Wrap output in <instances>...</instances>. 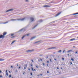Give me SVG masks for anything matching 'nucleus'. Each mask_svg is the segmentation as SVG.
I'll use <instances>...</instances> for the list:
<instances>
[{
    "instance_id": "obj_1",
    "label": "nucleus",
    "mask_w": 78,
    "mask_h": 78,
    "mask_svg": "<svg viewBox=\"0 0 78 78\" xmlns=\"http://www.w3.org/2000/svg\"><path fill=\"white\" fill-rule=\"evenodd\" d=\"M49 7H50V6L48 5H44L43 6L44 8H49Z\"/></svg>"
},
{
    "instance_id": "obj_2",
    "label": "nucleus",
    "mask_w": 78,
    "mask_h": 78,
    "mask_svg": "<svg viewBox=\"0 0 78 78\" xmlns=\"http://www.w3.org/2000/svg\"><path fill=\"white\" fill-rule=\"evenodd\" d=\"M25 19V18H24L22 19H17V20H21L22 21H23V20H24Z\"/></svg>"
},
{
    "instance_id": "obj_3",
    "label": "nucleus",
    "mask_w": 78,
    "mask_h": 78,
    "mask_svg": "<svg viewBox=\"0 0 78 78\" xmlns=\"http://www.w3.org/2000/svg\"><path fill=\"white\" fill-rule=\"evenodd\" d=\"M34 51V50H28L26 51V52L27 53H28V52H31L32 51Z\"/></svg>"
},
{
    "instance_id": "obj_4",
    "label": "nucleus",
    "mask_w": 78,
    "mask_h": 78,
    "mask_svg": "<svg viewBox=\"0 0 78 78\" xmlns=\"http://www.w3.org/2000/svg\"><path fill=\"white\" fill-rule=\"evenodd\" d=\"M61 14V12H59L58 13V14H57L55 16V17H57V16H59Z\"/></svg>"
},
{
    "instance_id": "obj_5",
    "label": "nucleus",
    "mask_w": 78,
    "mask_h": 78,
    "mask_svg": "<svg viewBox=\"0 0 78 78\" xmlns=\"http://www.w3.org/2000/svg\"><path fill=\"white\" fill-rule=\"evenodd\" d=\"M13 11V9H10L6 11V12H9V11Z\"/></svg>"
},
{
    "instance_id": "obj_6",
    "label": "nucleus",
    "mask_w": 78,
    "mask_h": 78,
    "mask_svg": "<svg viewBox=\"0 0 78 78\" xmlns=\"http://www.w3.org/2000/svg\"><path fill=\"white\" fill-rule=\"evenodd\" d=\"M56 47H51L50 48H48V50H50L51 49H54V48H55Z\"/></svg>"
},
{
    "instance_id": "obj_7",
    "label": "nucleus",
    "mask_w": 78,
    "mask_h": 78,
    "mask_svg": "<svg viewBox=\"0 0 78 78\" xmlns=\"http://www.w3.org/2000/svg\"><path fill=\"white\" fill-rule=\"evenodd\" d=\"M74 40H76V39L75 38H73V39H70V41H74Z\"/></svg>"
},
{
    "instance_id": "obj_8",
    "label": "nucleus",
    "mask_w": 78,
    "mask_h": 78,
    "mask_svg": "<svg viewBox=\"0 0 78 78\" xmlns=\"http://www.w3.org/2000/svg\"><path fill=\"white\" fill-rule=\"evenodd\" d=\"M30 20H31L32 22L34 21V19L33 18H30Z\"/></svg>"
},
{
    "instance_id": "obj_9",
    "label": "nucleus",
    "mask_w": 78,
    "mask_h": 78,
    "mask_svg": "<svg viewBox=\"0 0 78 78\" xmlns=\"http://www.w3.org/2000/svg\"><path fill=\"white\" fill-rule=\"evenodd\" d=\"M5 61V59L0 58V61Z\"/></svg>"
},
{
    "instance_id": "obj_10",
    "label": "nucleus",
    "mask_w": 78,
    "mask_h": 78,
    "mask_svg": "<svg viewBox=\"0 0 78 78\" xmlns=\"http://www.w3.org/2000/svg\"><path fill=\"white\" fill-rule=\"evenodd\" d=\"M72 50H69L67 51L68 53H69V52H72Z\"/></svg>"
},
{
    "instance_id": "obj_11",
    "label": "nucleus",
    "mask_w": 78,
    "mask_h": 78,
    "mask_svg": "<svg viewBox=\"0 0 78 78\" xmlns=\"http://www.w3.org/2000/svg\"><path fill=\"white\" fill-rule=\"evenodd\" d=\"M36 38V37H32L31 39L30 40H32V39H34V38Z\"/></svg>"
},
{
    "instance_id": "obj_12",
    "label": "nucleus",
    "mask_w": 78,
    "mask_h": 78,
    "mask_svg": "<svg viewBox=\"0 0 78 78\" xmlns=\"http://www.w3.org/2000/svg\"><path fill=\"white\" fill-rule=\"evenodd\" d=\"M40 42V41H38L35 42V43H34V44H37V43H38V42Z\"/></svg>"
},
{
    "instance_id": "obj_13",
    "label": "nucleus",
    "mask_w": 78,
    "mask_h": 78,
    "mask_svg": "<svg viewBox=\"0 0 78 78\" xmlns=\"http://www.w3.org/2000/svg\"><path fill=\"white\" fill-rule=\"evenodd\" d=\"M16 42V41H13L11 43V44H14V43Z\"/></svg>"
},
{
    "instance_id": "obj_14",
    "label": "nucleus",
    "mask_w": 78,
    "mask_h": 78,
    "mask_svg": "<svg viewBox=\"0 0 78 78\" xmlns=\"http://www.w3.org/2000/svg\"><path fill=\"white\" fill-rule=\"evenodd\" d=\"M25 36H26V35L23 36L22 38V39H23V38H24V37H25Z\"/></svg>"
},
{
    "instance_id": "obj_15",
    "label": "nucleus",
    "mask_w": 78,
    "mask_h": 78,
    "mask_svg": "<svg viewBox=\"0 0 78 78\" xmlns=\"http://www.w3.org/2000/svg\"><path fill=\"white\" fill-rule=\"evenodd\" d=\"M71 60H72V61H74V59H73V58H71Z\"/></svg>"
},
{
    "instance_id": "obj_16",
    "label": "nucleus",
    "mask_w": 78,
    "mask_h": 78,
    "mask_svg": "<svg viewBox=\"0 0 78 78\" xmlns=\"http://www.w3.org/2000/svg\"><path fill=\"white\" fill-rule=\"evenodd\" d=\"M73 14V15H76V14H78V13H74Z\"/></svg>"
},
{
    "instance_id": "obj_17",
    "label": "nucleus",
    "mask_w": 78,
    "mask_h": 78,
    "mask_svg": "<svg viewBox=\"0 0 78 78\" xmlns=\"http://www.w3.org/2000/svg\"><path fill=\"white\" fill-rule=\"evenodd\" d=\"M8 23V22H6L4 23H4V24H5V23Z\"/></svg>"
},
{
    "instance_id": "obj_18",
    "label": "nucleus",
    "mask_w": 78,
    "mask_h": 78,
    "mask_svg": "<svg viewBox=\"0 0 78 78\" xmlns=\"http://www.w3.org/2000/svg\"><path fill=\"white\" fill-rule=\"evenodd\" d=\"M58 53H59L60 52H61V50H60L59 51H58Z\"/></svg>"
},
{
    "instance_id": "obj_19",
    "label": "nucleus",
    "mask_w": 78,
    "mask_h": 78,
    "mask_svg": "<svg viewBox=\"0 0 78 78\" xmlns=\"http://www.w3.org/2000/svg\"><path fill=\"white\" fill-rule=\"evenodd\" d=\"M12 20H17L16 19H12Z\"/></svg>"
},
{
    "instance_id": "obj_20",
    "label": "nucleus",
    "mask_w": 78,
    "mask_h": 78,
    "mask_svg": "<svg viewBox=\"0 0 78 78\" xmlns=\"http://www.w3.org/2000/svg\"><path fill=\"white\" fill-rule=\"evenodd\" d=\"M6 75H7V76H8V73H6Z\"/></svg>"
},
{
    "instance_id": "obj_21",
    "label": "nucleus",
    "mask_w": 78,
    "mask_h": 78,
    "mask_svg": "<svg viewBox=\"0 0 78 78\" xmlns=\"http://www.w3.org/2000/svg\"><path fill=\"white\" fill-rule=\"evenodd\" d=\"M31 69L32 71H34V69H33V67L31 68Z\"/></svg>"
},
{
    "instance_id": "obj_22",
    "label": "nucleus",
    "mask_w": 78,
    "mask_h": 78,
    "mask_svg": "<svg viewBox=\"0 0 78 78\" xmlns=\"http://www.w3.org/2000/svg\"><path fill=\"white\" fill-rule=\"evenodd\" d=\"M38 25V24H37L34 27V28H35V27H37V26Z\"/></svg>"
},
{
    "instance_id": "obj_23",
    "label": "nucleus",
    "mask_w": 78,
    "mask_h": 78,
    "mask_svg": "<svg viewBox=\"0 0 78 78\" xmlns=\"http://www.w3.org/2000/svg\"><path fill=\"white\" fill-rule=\"evenodd\" d=\"M29 35H30V34H27V36H29Z\"/></svg>"
},
{
    "instance_id": "obj_24",
    "label": "nucleus",
    "mask_w": 78,
    "mask_h": 78,
    "mask_svg": "<svg viewBox=\"0 0 78 78\" xmlns=\"http://www.w3.org/2000/svg\"><path fill=\"white\" fill-rule=\"evenodd\" d=\"M50 61L51 62V59H50Z\"/></svg>"
},
{
    "instance_id": "obj_25",
    "label": "nucleus",
    "mask_w": 78,
    "mask_h": 78,
    "mask_svg": "<svg viewBox=\"0 0 78 78\" xmlns=\"http://www.w3.org/2000/svg\"><path fill=\"white\" fill-rule=\"evenodd\" d=\"M30 66L32 67L33 66V64H30Z\"/></svg>"
},
{
    "instance_id": "obj_26",
    "label": "nucleus",
    "mask_w": 78,
    "mask_h": 78,
    "mask_svg": "<svg viewBox=\"0 0 78 78\" xmlns=\"http://www.w3.org/2000/svg\"><path fill=\"white\" fill-rule=\"evenodd\" d=\"M26 2H28V0H26Z\"/></svg>"
},
{
    "instance_id": "obj_27",
    "label": "nucleus",
    "mask_w": 78,
    "mask_h": 78,
    "mask_svg": "<svg viewBox=\"0 0 78 78\" xmlns=\"http://www.w3.org/2000/svg\"><path fill=\"white\" fill-rule=\"evenodd\" d=\"M9 77H11V75H10L9 76Z\"/></svg>"
},
{
    "instance_id": "obj_28",
    "label": "nucleus",
    "mask_w": 78,
    "mask_h": 78,
    "mask_svg": "<svg viewBox=\"0 0 78 78\" xmlns=\"http://www.w3.org/2000/svg\"><path fill=\"white\" fill-rule=\"evenodd\" d=\"M43 66H45V64L44 63H43Z\"/></svg>"
},
{
    "instance_id": "obj_29",
    "label": "nucleus",
    "mask_w": 78,
    "mask_h": 78,
    "mask_svg": "<svg viewBox=\"0 0 78 78\" xmlns=\"http://www.w3.org/2000/svg\"><path fill=\"white\" fill-rule=\"evenodd\" d=\"M30 75H33V73H30Z\"/></svg>"
},
{
    "instance_id": "obj_30",
    "label": "nucleus",
    "mask_w": 78,
    "mask_h": 78,
    "mask_svg": "<svg viewBox=\"0 0 78 78\" xmlns=\"http://www.w3.org/2000/svg\"><path fill=\"white\" fill-rule=\"evenodd\" d=\"M15 72H18L17 70H16V71H15Z\"/></svg>"
},
{
    "instance_id": "obj_31",
    "label": "nucleus",
    "mask_w": 78,
    "mask_h": 78,
    "mask_svg": "<svg viewBox=\"0 0 78 78\" xmlns=\"http://www.w3.org/2000/svg\"><path fill=\"white\" fill-rule=\"evenodd\" d=\"M65 50H64L63 52V53H64V52H65Z\"/></svg>"
},
{
    "instance_id": "obj_32",
    "label": "nucleus",
    "mask_w": 78,
    "mask_h": 78,
    "mask_svg": "<svg viewBox=\"0 0 78 78\" xmlns=\"http://www.w3.org/2000/svg\"><path fill=\"white\" fill-rule=\"evenodd\" d=\"M14 37V36H13V37H11V38H13L14 37Z\"/></svg>"
},
{
    "instance_id": "obj_33",
    "label": "nucleus",
    "mask_w": 78,
    "mask_h": 78,
    "mask_svg": "<svg viewBox=\"0 0 78 78\" xmlns=\"http://www.w3.org/2000/svg\"><path fill=\"white\" fill-rule=\"evenodd\" d=\"M6 73H8V70H6Z\"/></svg>"
},
{
    "instance_id": "obj_34",
    "label": "nucleus",
    "mask_w": 78,
    "mask_h": 78,
    "mask_svg": "<svg viewBox=\"0 0 78 78\" xmlns=\"http://www.w3.org/2000/svg\"><path fill=\"white\" fill-rule=\"evenodd\" d=\"M0 77H1V78H2V75H1Z\"/></svg>"
},
{
    "instance_id": "obj_35",
    "label": "nucleus",
    "mask_w": 78,
    "mask_h": 78,
    "mask_svg": "<svg viewBox=\"0 0 78 78\" xmlns=\"http://www.w3.org/2000/svg\"><path fill=\"white\" fill-rule=\"evenodd\" d=\"M62 60H64V58H62Z\"/></svg>"
},
{
    "instance_id": "obj_36",
    "label": "nucleus",
    "mask_w": 78,
    "mask_h": 78,
    "mask_svg": "<svg viewBox=\"0 0 78 78\" xmlns=\"http://www.w3.org/2000/svg\"><path fill=\"white\" fill-rule=\"evenodd\" d=\"M24 69H26V67H24Z\"/></svg>"
},
{
    "instance_id": "obj_37",
    "label": "nucleus",
    "mask_w": 78,
    "mask_h": 78,
    "mask_svg": "<svg viewBox=\"0 0 78 78\" xmlns=\"http://www.w3.org/2000/svg\"><path fill=\"white\" fill-rule=\"evenodd\" d=\"M47 73H49V72H48V71H47Z\"/></svg>"
},
{
    "instance_id": "obj_38",
    "label": "nucleus",
    "mask_w": 78,
    "mask_h": 78,
    "mask_svg": "<svg viewBox=\"0 0 78 78\" xmlns=\"http://www.w3.org/2000/svg\"><path fill=\"white\" fill-rule=\"evenodd\" d=\"M40 60L41 61H42V59L41 58Z\"/></svg>"
},
{
    "instance_id": "obj_39",
    "label": "nucleus",
    "mask_w": 78,
    "mask_h": 78,
    "mask_svg": "<svg viewBox=\"0 0 78 78\" xmlns=\"http://www.w3.org/2000/svg\"><path fill=\"white\" fill-rule=\"evenodd\" d=\"M47 63H48L49 62L48 61H47Z\"/></svg>"
},
{
    "instance_id": "obj_40",
    "label": "nucleus",
    "mask_w": 78,
    "mask_h": 78,
    "mask_svg": "<svg viewBox=\"0 0 78 78\" xmlns=\"http://www.w3.org/2000/svg\"><path fill=\"white\" fill-rule=\"evenodd\" d=\"M36 68H38V66H36Z\"/></svg>"
},
{
    "instance_id": "obj_41",
    "label": "nucleus",
    "mask_w": 78,
    "mask_h": 78,
    "mask_svg": "<svg viewBox=\"0 0 78 78\" xmlns=\"http://www.w3.org/2000/svg\"><path fill=\"white\" fill-rule=\"evenodd\" d=\"M13 35H14V34H11V36H13Z\"/></svg>"
},
{
    "instance_id": "obj_42",
    "label": "nucleus",
    "mask_w": 78,
    "mask_h": 78,
    "mask_svg": "<svg viewBox=\"0 0 78 78\" xmlns=\"http://www.w3.org/2000/svg\"><path fill=\"white\" fill-rule=\"evenodd\" d=\"M26 67H27V64L26 65Z\"/></svg>"
},
{
    "instance_id": "obj_43",
    "label": "nucleus",
    "mask_w": 78,
    "mask_h": 78,
    "mask_svg": "<svg viewBox=\"0 0 78 78\" xmlns=\"http://www.w3.org/2000/svg\"><path fill=\"white\" fill-rule=\"evenodd\" d=\"M31 61H32V62H34V61H33V60H31Z\"/></svg>"
},
{
    "instance_id": "obj_44",
    "label": "nucleus",
    "mask_w": 78,
    "mask_h": 78,
    "mask_svg": "<svg viewBox=\"0 0 78 78\" xmlns=\"http://www.w3.org/2000/svg\"><path fill=\"white\" fill-rule=\"evenodd\" d=\"M70 64H73L72 62H70Z\"/></svg>"
},
{
    "instance_id": "obj_45",
    "label": "nucleus",
    "mask_w": 78,
    "mask_h": 78,
    "mask_svg": "<svg viewBox=\"0 0 78 78\" xmlns=\"http://www.w3.org/2000/svg\"><path fill=\"white\" fill-rule=\"evenodd\" d=\"M54 60H55V61H56V59L54 58Z\"/></svg>"
},
{
    "instance_id": "obj_46",
    "label": "nucleus",
    "mask_w": 78,
    "mask_h": 78,
    "mask_svg": "<svg viewBox=\"0 0 78 78\" xmlns=\"http://www.w3.org/2000/svg\"><path fill=\"white\" fill-rule=\"evenodd\" d=\"M28 70H30V69L29 68V69H28Z\"/></svg>"
},
{
    "instance_id": "obj_47",
    "label": "nucleus",
    "mask_w": 78,
    "mask_h": 78,
    "mask_svg": "<svg viewBox=\"0 0 78 78\" xmlns=\"http://www.w3.org/2000/svg\"><path fill=\"white\" fill-rule=\"evenodd\" d=\"M25 72H24L23 73V75H24V74H25Z\"/></svg>"
},
{
    "instance_id": "obj_48",
    "label": "nucleus",
    "mask_w": 78,
    "mask_h": 78,
    "mask_svg": "<svg viewBox=\"0 0 78 78\" xmlns=\"http://www.w3.org/2000/svg\"><path fill=\"white\" fill-rule=\"evenodd\" d=\"M55 53H55V52H54V53H53V54H55Z\"/></svg>"
},
{
    "instance_id": "obj_49",
    "label": "nucleus",
    "mask_w": 78,
    "mask_h": 78,
    "mask_svg": "<svg viewBox=\"0 0 78 78\" xmlns=\"http://www.w3.org/2000/svg\"><path fill=\"white\" fill-rule=\"evenodd\" d=\"M0 73H2V71H0Z\"/></svg>"
},
{
    "instance_id": "obj_50",
    "label": "nucleus",
    "mask_w": 78,
    "mask_h": 78,
    "mask_svg": "<svg viewBox=\"0 0 78 78\" xmlns=\"http://www.w3.org/2000/svg\"><path fill=\"white\" fill-rule=\"evenodd\" d=\"M19 69H20V66H19Z\"/></svg>"
},
{
    "instance_id": "obj_51",
    "label": "nucleus",
    "mask_w": 78,
    "mask_h": 78,
    "mask_svg": "<svg viewBox=\"0 0 78 78\" xmlns=\"http://www.w3.org/2000/svg\"><path fill=\"white\" fill-rule=\"evenodd\" d=\"M47 66H48V64H47Z\"/></svg>"
},
{
    "instance_id": "obj_52",
    "label": "nucleus",
    "mask_w": 78,
    "mask_h": 78,
    "mask_svg": "<svg viewBox=\"0 0 78 78\" xmlns=\"http://www.w3.org/2000/svg\"><path fill=\"white\" fill-rule=\"evenodd\" d=\"M40 75H41V76H42V75L41 74H40Z\"/></svg>"
},
{
    "instance_id": "obj_53",
    "label": "nucleus",
    "mask_w": 78,
    "mask_h": 78,
    "mask_svg": "<svg viewBox=\"0 0 78 78\" xmlns=\"http://www.w3.org/2000/svg\"><path fill=\"white\" fill-rule=\"evenodd\" d=\"M73 48H75V46H73Z\"/></svg>"
},
{
    "instance_id": "obj_54",
    "label": "nucleus",
    "mask_w": 78,
    "mask_h": 78,
    "mask_svg": "<svg viewBox=\"0 0 78 78\" xmlns=\"http://www.w3.org/2000/svg\"><path fill=\"white\" fill-rule=\"evenodd\" d=\"M11 67L12 68V67H13L12 66H11Z\"/></svg>"
},
{
    "instance_id": "obj_55",
    "label": "nucleus",
    "mask_w": 78,
    "mask_h": 78,
    "mask_svg": "<svg viewBox=\"0 0 78 78\" xmlns=\"http://www.w3.org/2000/svg\"><path fill=\"white\" fill-rule=\"evenodd\" d=\"M9 73H11V71H9Z\"/></svg>"
},
{
    "instance_id": "obj_56",
    "label": "nucleus",
    "mask_w": 78,
    "mask_h": 78,
    "mask_svg": "<svg viewBox=\"0 0 78 78\" xmlns=\"http://www.w3.org/2000/svg\"><path fill=\"white\" fill-rule=\"evenodd\" d=\"M57 69H59V68H58V67H57Z\"/></svg>"
},
{
    "instance_id": "obj_57",
    "label": "nucleus",
    "mask_w": 78,
    "mask_h": 78,
    "mask_svg": "<svg viewBox=\"0 0 78 78\" xmlns=\"http://www.w3.org/2000/svg\"><path fill=\"white\" fill-rule=\"evenodd\" d=\"M76 53H77V51H76Z\"/></svg>"
},
{
    "instance_id": "obj_58",
    "label": "nucleus",
    "mask_w": 78,
    "mask_h": 78,
    "mask_svg": "<svg viewBox=\"0 0 78 78\" xmlns=\"http://www.w3.org/2000/svg\"><path fill=\"white\" fill-rule=\"evenodd\" d=\"M69 54H68V56H69Z\"/></svg>"
},
{
    "instance_id": "obj_59",
    "label": "nucleus",
    "mask_w": 78,
    "mask_h": 78,
    "mask_svg": "<svg viewBox=\"0 0 78 78\" xmlns=\"http://www.w3.org/2000/svg\"><path fill=\"white\" fill-rule=\"evenodd\" d=\"M34 71H36V69H34Z\"/></svg>"
},
{
    "instance_id": "obj_60",
    "label": "nucleus",
    "mask_w": 78,
    "mask_h": 78,
    "mask_svg": "<svg viewBox=\"0 0 78 78\" xmlns=\"http://www.w3.org/2000/svg\"><path fill=\"white\" fill-rule=\"evenodd\" d=\"M47 58H48V56L47 57Z\"/></svg>"
},
{
    "instance_id": "obj_61",
    "label": "nucleus",
    "mask_w": 78,
    "mask_h": 78,
    "mask_svg": "<svg viewBox=\"0 0 78 78\" xmlns=\"http://www.w3.org/2000/svg\"><path fill=\"white\" fill-rule=\"evenodd\" d=\"M19 66L18 65H17V66Z\"/></svg>"
},
{
    "instance_id": "obj_62",
    "label": "nucleus",
    "mask_w": 78,
    "mask_h": 78,
    "mask_svg": "<svg viewBox=\"0 0 78 78\" xmlns=\"http://www.w3.org/2000/svg\"><path fill=\"white\" fill-rule=\"evenodd\" d=\"M30 78H31V77H30Z\"/></svg>"
},
{
    "instance_id": "obj_63",
    "label": "nucleus",
    "mask_w": 78,
    "mask_h": 78,
    "mask_svg": "<svg viewBox=\"0 0 78 78\" xmlns=\"http://www.w3.org/2000/svg\"><path fill=\"white\" fill-rule=\"evenodd\" d=\"M77 38H78V37H77Z\"/></svg>"
},
{
    "instance_id": "obj_64",
    "label": "nucleus",
    "mask_w": 78,
    "mask_h": 78,
    "mask_svg": "<svg viewBox=\"0 0 78 78\" xmlns=\"http://www.w3.org/2000/svg\"><path fill=\"white\" fill-rule=\"evenodd\" d=\"M12 78H13L12 77Z\"/></svg>"
}]
</instances>
